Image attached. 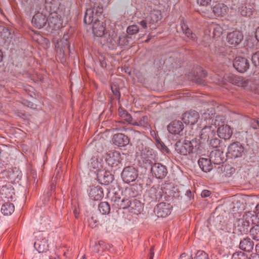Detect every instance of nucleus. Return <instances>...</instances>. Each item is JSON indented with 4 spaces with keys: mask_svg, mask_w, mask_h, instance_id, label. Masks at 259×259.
Listing matches in <instances>:
<instances>
[{
    "mask_svg": "<svg viewBox=\"0 0 259 259\" xmlns=\"http://www.w3.org/2000/svg\"><path fill=\"white\" fill-rule=\"evenodd\" d=\"M229 81L233 84H234L238 86H240L243 84V82L241 79L239 77H237L236 76H234V75H230L229 76Z\"/></svg>",
    "mask_w": 259,
    "mask_h": 259,
    "instance_id": "nucleus-39",
    "label": "nucleus"
},
{
    "mask_svg": "<svg viewBox=\"0 0 259 259\" xmlns=\"http://www.w3.org/2000/svg\"><path fill=\"white\" fill-rule=\"evenodd\" d=\"M251 59L254 65L259 68V51L253 54Z\"/></svg>",
    "mask_w": 259,
    "mask_h": 259,
    "instance_id": "nucleus-44",
    "label": "nucleus"
},
{
    "mask_svg": "<svg viewBox=\"0 0 259 259\" xmlns=\"http://www.w3.org/2000/svg\"><path fill=\"white\" fill-rule=\"evenodd\" d=\"M255 250H256V252L259 253V243L255 245Z\"/></svg>",
    "mask_w": 259,
    "mask_h": 259,
    "instance_id": "nucleus-59",
    "label": "nucleus"
},
{
    "mask_svg": "<svg viewBox=\"0 0 259 259\" xmlns=\"http://www.w3.org/2000/svg\"><path fill=\"white\" fill-rule=\"evenodd\" d=\"M114 144L118 147H122L130 143L128 137L123 134H118L114 136Z\"/></svg>",
    "mask_w": 259,
    "mask_h": 259,
    "instance_id": "nucleus-27",
    "label": "nucleus"
},
{
    "mask_svg": "<svg viewBox=\"0 0 259 259\" xmlns=\"http://www.w3.org/2000/svg\"><path fill=\"white\" fill-rule=\"evenodd\" d=\"M118 114L121 118L120 122L132 124L134 118H133L125 109L122 107L118 108Z\"/></svg>",
    "mask_w": 259,
    "mask_h": 259,
    "instance_id": "nucleus-30",
    "label": "nucleus"
},
{
    "mask_svg": "<svg viewBox=\"0 0 259 259\" xmlns=\"http://www.w3.org/2000/svg\"><path fill=\"white\" fill-rule=\"evenodd\" d=\"M10 169L7 170L5 167H0V178L9 179Z\"/></svg>",
    "mask_w": 259,
    "mask_h": 259,
    "instance_id": "nucleus-43",
    "label": "nucleus"
},
{
    "mask_svg": "<svg viewBox=\"0 0 259 259\" xmlns=\"http://www.w3.org/2000/svg\"><path fill=\"white\" fill-rule=\"evenodd\" d=\"M58 167H59V164L57 165V167H56V171H57V176H56V177L55 178V179H57V177L59 176V170L58 169Z\"/></svg>",
    "mask_w": 259,
    "mask_h": 259,
    "instance_id": "nucleus-60",
    "label": "nucleus"
},
{
    "mask_svg": "<svg viewBox=\"0 0 259 259\" xmlns=\"http://www.w3.org/2000/svg\"><path fill=\"white\" fill-rule=\"evenodd\" d=\"M161 18V12L159 10H154L152 11L149 15L145 20H143L139 22V24L143 29L147 28L148 25L157 23Z\"/></svg>",
    "mask_w": 259,
    "mask_h": 259,
    "instance_id": "nucleus-8",
    "label": "nucleus"
},
{
    "mask_svg": "<svg viewBox=\"0 0 259 259\" xmlns=\"http://www.w3.org/2000/svg\"><path fill=\"white\" fill-rule=\"evenodd\" d=\"M238 224H241L243 227L242 231H247L249 226V223L248 221H245L244 219H239L238 221ZM242 231V230H240Z\"/></svg>",
    "mask_w": 259,
    "mask_h": 259,
    "instance_id": "nucleus-45",
    "label": "nucleus"
},
{
    "mask_svg": "<svg viewBox=\"0 0 259 259\" xmlns=\"http://www.w3.org/2000/svg\"><path fill=\"white\" fill-rule=\"evenodd\" d=\"M183 129L184 125L180 120L173 121L167 126L168 132L174 135H180Z\"/></svg>",
    "mask_w": 259,
    "mask_h": 259,
    "instance_id": "nucleus-24",
    "label": "nucleus"
},
{
    "mask_svg": "<svg viewBox=\"0 0 259 259\" xmlns=\"http://www.w3.org/2000/svg\"><path fill=\"white\" fill-rule=\"evenodd\" d=\"M185 195L187 197V198H188V199L189 200H191L192 199H193V195L192 193L190 190H188L186 191Z\"/></svg>",
    "mask_w": 259,
    "mask_h": 259,
    "instance_id": "nucleus-52",
    "label": "nucleus"
},
{
    "mask_svg": "<svg viewBox=\"0 0 259 259\" xmlns=\"http://www.w3.org/2000/svg\"><path fill=\"white\" fill-rule=\"evenodd\" d=\"M250 125L253 129L259 128V118L251 119L250 120Z\"/></svg>",
    "mask_w": 259,
    "mask_h": 259,
    "instance_id": "nucleus-48",
    "label": "nucleus"
},
{
    "mask_svg": "<svg viewBox=\"0 0 259 259\" xmlns=\"http://www.w3.org/2000/svg\"><path fill=\"white\" fill-rule=\"evenodd\" d=\"M254 212L256 214L257 217H258V215L259 214V203L256 205L255 207V210Z\"/></svg>",
    "mask_w": 259,
    "mask_h": 259,
    "instance_id": "nucleus-54",
    "label": "nucleus"
},
{
    "mask_svg": "<svg viewBox=\"0 0 259 259\" xmlns=\"http://www.w3.org/2000/svg\"><path fill=\"white\" fill-rule=\"evenodd\" d=\"M46 7L49 8L48 17L49 27L53 30H58L63 27V21L57 13L58 8L51 2V0H46Z\"/></svg>",
    "mask_w": 259,
    "mask_h": 259,
    "instance_id": "nucleus-2",
    "label": "nucleus"
},
{
    "mask_svg": "<svg viewBox=\"0 0 259 259\" xmlns=\"http://www.w3.org/2000/svg\"><path fill=\"white\" fill-rule=\"evenodd\" d=\"M202 75L203 77H205L207 75V73L205 71L203 70L202 72Z\"/></svg>",
    "mask_w": 259,
    "mask_h": 259,
    "instance_id": "nucleus-61",
    "label": "nucleus"
},
{
    "mask_svg": "<svg viewBox=\"0 0 259 259\" xmlns=\"http://www.w3.org/2000/svg\"><path fill=\"white\" fill-rule=\"evenodd\" d=\"M253 242L248 237L244 238L240 241L239 248L245 251H251L253 249Z\"/></svg>",
    "mask_w": 259,
    "mask_h": 259,
    "instance_id": "nucleus-29",
    "label": "nucleus"
},
{
    "mask_svg": "<svg viewBox=\"0 0 259 259\" xmlns=\"http://www.w3.org/2000/svg\"><path fill=\"white\" fill-rule=\"evenodd\" d=\"M89 195L90 197L94 200H99L104 196L103 189L99 186L91 187Z\"/></svg>",
    "mask_w": 259,
    "mask_h": 259,
    "instance_id": "nucleus-26",
    "label": "nucleus"
},
{
    "mask_svg": "<svg viewBox=\"0 0 259 259\" xmlns=\"http://www.w3.org/2000/svg\"><path fill=\"white\" fill-rule=\"evenodd\" d=\"M244 152L242 145L238 142L231 144L228 148L226 156L229 158H235L241 157Z\"/></svg>",
    "mask_w": 259,
    "mask_h": 259,
    "instance_id": "nucleus-9",
    "label": "nucleus"
},
{
    "mask_svg": "<svg viewBox=\"0 0 259 259\" xmlns=\"http://www.w3.org/2000/svg\"><path fill=\"white\" fill-rule=\"evenodd\" d=\"M179 259H192L191 255H187L185 253H182Z\"/></svg>",
    "mask_w": 259,
    "mask_h": 259,
    "instance_id": "nucleus-53",
    "label": "nucleus"
},
{
    "mask_svg": "<svg viewBox=\"0 0 259 259\" xmlns=\"http://www.w3.org/2000/svg\"><path fill=\"white\" fill-rule=\"evenodd\" d=\"M250 235L256 241H259V225H255L250 230Z\"/></svg>",
    "mask_w": 259,
    "mask_h": 259,
    "instance_id": "nucleus-38",
    "label": "nucleus"
},
{
    "mask_svg": "<svg viewBox=\"0 0 259 259\" xmlns=\"http://www.w3.org/2000/svg\"><path fill=\"white\" fill-rule=\"evenodd\" d=\"M98 209L102 214H108L110 210V206L107 202H101L98 206Z\"/></svg>",
    "mask_w": 259,
    "mask_h": 259,
    "instance_id": "nucleus-37",
    "label": "nucleus"
},
{
    "mask_svg": "<svg viewBox=\"0 0 259 259\" xmlns=\"http://www.w3.org/2000/svg\"><path fill=\"white\" fill-rule=\"evenodd\" d=\"M122 197L117 196L115 194V196L112 198V200L118 205L120 209H126L130 206L131 204V198L134 197L135 195L132 188L125 189L122 192Z\"/></svg>",
    "mask_w": 259,
    "mask_h": 259,
    "instance_id": "nucleus-4",
    "label": "nucleus"
},
{
    "mask_svg": "<svg viewBox=\"0 0 259 259\" xmlns=\"http://www.w3.org/2000/svg\"><path fill=\"white\" fill-rule=\"evenodd\" d=\"M246 1L247 0H244L242 3H239L236 9L242 16L249 17L252 14L253 7L250 4L247 3ZM233 9H236L235 8H233Z\"/></svg>",
    "mask_w": 259,
    "mask_h": 259,
    "instance_id": "nucleus-17",
    "label": "nucleus"
},
{
    "mask_svg": "<svg viewBox=\"0 0 259 259\" xmlns=\"http://www.w3.org/2000/svg\"><path fill=\"white\" fill-rule=\"evenodd\" d=\"M156 146L158 148L162 151H166L167 150V147L160 140H156Z\"/></svg>",
    "mask_w": 259,
    "mask_h": 259,
    "instance_id": "nucleus-49",
    "label": "nucleus"
},
{
    "mask_svg": "<svg viewBox=\"0 0 259 259\" xmlns=\"http://www.w3.org/2000/svg\"><path fill=\"white\" fill-rule=\"evenodd\" d=\"M152 175L158 179L164 178L167 174L166 166L160 163H154L151 166Z\"/></svg>",
    "mask_w": 259,
    "mask_h": 259,
    "instance_id": "nucleus-12",
    "label": "nucleus"
},
{
    "mask_svg": "<svg viewBox=\"0 0 259 259\" xmlns=\"http://www.w3.org/2000/svg\"><path fill=\"white\" fill-rule=\"evenodd\" d=\"M98 181L102 185H107L111 183L113 180V176L111 172L105 169H98L97 173Z\"/></svg>",
    "mask_w": 259,
    "mask_h": 259,
    "instance_id": "nucleus-15",
    "label": "nucleus"
},
{
    "mask_svg": "<svg viewBox=\"0 0 259 259\" xmlns=\"http://www.w3.org/2000/svg\"><path fill=\"white\" fill-rule=\"evenodd\" d=\"M48 233L46 232H39L35 235L36 240L34 246L38 252H46L48 250Z\"/></svg>",
    "mask_w": 259,
    "mask_h": 259,
    "instance_id": "nucleus-7",
    "label": "nucleus"
},
{
    "mask_svg": "<svg viewBox=\"0 0 259 259\" xmlns=\"http://www.w3.org/2000/svg\"><path fill=\"white\" fill-rule=\"evenodd\" d=\"M213 12L217 16H224L229 12V8L224 4L219 3L213 7Z\"/></svg>",
    "mask_w": 259,
    "mask_h": 259,
    "instance_id": "nucleus-32",
    "label": "nucleus"
},
{
    "mask_svg": "<svg viewBox=\"0 0 259 259\" xmlns=\"http://www.w3.org/2000/svg\"><path fill=\"white\" fill-rule=\"evenodd\" d=\"M223 28L220 25L212 24L210 28V32L212 31V34H210V35L214 38H218L223 34Z\"/></svg>",
    "mask_w": 259,
    "mask_h": 259,
    "instance_id": "nucleus-34",
    "label": "nucleus"
},
{
    "mask_svg": "<svg viewBox=\"0 0 259 259\" xmlns=\"http://www.w3.org/2000/svg\"><path fill=\"white\" fill-rule=\"evenodd\" d=\"M104 159L106 164L112 170L116 171L121 165V155L117 151H110L106 154Z\"/></svg>",
    "mask_w": 259,
    "mask_h": 259,
    "instance_id": "nucleus-6",
    "label": "nucleus"
},
{
    "mask_svg": "<svg viewBox=\"0 0 259 259\" xmlns=\"http://www.w3.org/2000/svg\"><path fill=\"white\" fill-rule=\"evenodd\" d=\"M154 151L149 148H145L142 149L141 153V161L147 167L153 164V160L155 158Z\"/></svg>",
    "mask_w": 259,
    "mask_h": 259,
    "instance_id": "nucleus-11",
    "label": "nucleus"
},
{
    "mask_svg": "<svg viewBox=\"0 0 259 259\" xmlns=\"http://www.w3.org/2000/svg\"><path fill=\"white\" fill-rule=\"evenodd\" d=\"M198 164L200 168L204 172H207L211 170L213 168V164L210 160V158H206L201 157L198 161Z\"/></svg>",
    "mask_w": 259,
    "mask_h": 259,
    "instance_id": "nucleus-28",
    "label": "nucleus"
},
{
    "mask_svg": "<svg viewBox=\"0 0 259 259\" xmlns=\"http://www.w3.org/2000/svg\"><path fill=\"white\" fill-rule=\"evenodd\" d=\"M214 117H215V113L212 109L210 110L208 109L207 111L203 112L202 114V119L206 122H208L209 125L212 124Z\"/></svg>",
    "mask_w": 259,
    "mask_h": 259,
    "instance_id": "nucleus-33",
    "label": "nucleus"
},
{
    "mask_svg": "<svg viewBox=\"0 0 259 259\" xmlns=\"http://www.w3.org/2000/svg\"><path fill=\"white\" fill-rule=\"evenodd\" d=\"M234 67L239 72H244L249 68V64L247 59L238 56L233 62Z\"/></svg>",
    "mask_w": 259,
    "mask_h": 259,
    "instance_id": "nucleus-18",
    "label": "nucleus"
},
{
    "mask_svg": "<svg viewBox=\"0 0 259 259\" xmlns=\"http://www.w3.org/2000/svg\"><path fill=\"white\" fill-rule=\"evenodd\" d=\"M172 206L169 203L161 202L157 204L154 212L158 217L165 218L170 214Z\"/></svg>",
    "mask_w": 259,
    "mask_h": 259,
    "instance_id": "nucleus-14",
    "label": "nucleus"
},
{
    "mask_svg": "<svg viewBox=\"0 0 259 259\" xmlns=\"http://www.w3.org/2000/svg\"><path fill=\"white\" fill-rule=\"evenodd\" d=\"M255 37L258 41H259V27H258L255 32Z\"/></svg>",
    "mask_w": 259,
    "mask_h": 259,
    "instance_id": "nucleus-55",
    "label": "nucleus"
},
{
    "mask_svg": "<svg viewBox=\"0 0 259 259\" xmlns=\"http://www.w3.org/2000/svg\"><path fill=\"white\" fill-rule=\"evenodd\" d=\"M139 30V27L136 25L129 26L127 28V33L130 35H133L137 33Z\"/></svg>",
    "mask_w": 259,
    "mask_h": 259,
    "instance_id": "nucleus-42",
    "label": "nucleus"
},
{
    "mask_svg": "<svg viewBox=\"0 0 259 259\" xmlns=\"http://www.w3.org/2000/svg\"><path fill=\"white\" fill-rule=\"evenodd\" d=\"M216 132V126L212 125H204L201 130L200 133V139L204 142L208 140L210 138L215 137Z\"/></svg>",
    "mask_w": 259,
    "mask_h": 259,
    "instance_id": "nucleus-16",
    "label": "nucleus"
},
{
    "mask_svg": "<svg viewBox=\"0 0 259 259\" xmlns=\"http://www.w3.org/2000/svg\"><path fill=\"white\" fill-rule=\"evenodd\" d=\"M181 27L183 33L189 38L195 40L197 39V37L195 34L193 33L191 30L189 28L187 24L183 21L181 22Z\"/></svg>",
    "mask_w": 259,
    "mask_h": 259,
    "instance_id": "nucleus-35",
    "label": "nucleus"
},
{
    "mask_svg": "<svg viewBox=\"0 0 259 259\" xmlns=\"http://www.w3.org/2000/svg\"><path fill=\"white\" fill-rule=\"evenodd\" d=\"M22 174L19 168L14 167L10 169L9 179L15 183H19L22 178Z\"/></svg>",
    "mask_w": 259,
    "mask_h": 259,
    "instance_id": "nucleus-31",
    "label": "nucleus"
},
{
    "mask_svg": "<svg viewBox=\"0 0 259 259\" xmlns=\"http://www.w3.org/2000/svg\"><path fill=\"white\" fill-rule=\"evenodd\" d=\"M3 59V54L2 51L0 50V62L2 61Z\"/></svg>",
    "mask_w": 259,
    "mask_h": 259,
    "instance_id": "nucleus-62",
    "label": "nucleus"
},
{
    "mask_svg": "<svg viewBox=\"0 0 259 259\" xmlns=\"http://www.w3.org/2000/svg\"><path fill=\"white\" fill-rule=\"evenodd\" d=\"M211 194L210 191L207 190H204L202 191L201 195L202 197H207L209 196Z\"/></svg>",
    "mask_w": 259,
    "mask_h": 259,
    "instance_id": "nucleus-51",
    "label": "nucleus"
},
{
    "mask_svg": "<svg viewBox=\"0 0 259 259\" xmlns=\"http://www.w3.org/2000/svg\"><path fill=\"white\" fill-rule=\"evenodd\" d=\"M218 136L224 140L229 139L233 134V131L228 125H222L217 130Z\"/></svg>",
    "mask_w": 259,
    "mask_h": 259,
    "instance_id": "nucleus-25",
    "label": "nucleus"
},
{
    "mask_svg": "<svg viewBox=\"0 0 259 259\" xmlns=\"http://www.w3.org/2000/svg\"><path fill=\"white\" fill-rule=\"evenodd\" d=\"M232 259H248L247 255L244 252L239 251H236L232 255Z\"/></svg>",
    "mask_w": 259,
    "mask_h": 259,
    "instance_id": "nucleus-40",
    "label": "nucleus"
},
{
    "mask_svg": "<svg viewBox=\"0 0 259 259\" xmlns=\"http://www.w3.org/2000/svg\"><path fill=\"white\" fill-rule=\"evenodd\" d=\"M90 166L94 169H96V168L99 169L100 166H101L100 163L99 162L98 159L96 158H92L91 159V162H90Z\"/></svg>",
    "mask_w": 259,
    "mask_h": 259,
    "instance_id": "nucleus-47",
    "label": "nucleus"
},
{
    "mask_svg": "<svg viewBox=\"0 0 259 259\" xmlns=\"http://www.w3.org/2000/svg\"><path fill=\"white\" fill-rule=\"evenodd\" d=\"M242 33L239 31H234L227 35V40L231 47H235L238 45L243 39Z\"/></svg>",
    "mask_w": 259,
    "mask_h": 259,
    "instance_id": "nucleus-19",
    "label": "nucleus"
},
{
    "mask_svg": "<svg viewBox=\"0 0 259 259\" xmlns=\"http://www.w3.org/2000/svg\"><path fill=\"white\" fill-rule=\"evenodd\" d=\"M103 9L97 4H94L91 8L86 10L84 22L86 24H93L92 29L93 33L97 37L104 36L107 41L112 45L113 47L125 45L126 39L124 36H119L114 31H111L107 33L104 22L99 20L98 17L102 14Z\"/></svg>",
    "mask_w": 259,
    "mask_h": 259,
    "instance_id": "nucleus-1",
    "label": "nucleus"
},
{
    "mask_svg": "<svg viewBox=\"0 0 259 259\" xmlns=\"http://www.w3.org/2000/svg\"><path fill=\"white\" fill-rule=\"evenodd\" d=\"M131 125L139 126L145 130L151 129L150 120L149 117L146 115L143 116L138 119L134 118Z\"/></svg>",
    "mask_w": 259,
    "mask_h": 259,
    "instance_id": "nucleus-22",
    "label": "nucleus"
},
{
    "mask_svg": "<svg viewBox=\"0 0 259 259\" xmlns=\"http://www.w3.org/2000/svg\"><path fill=\"white\" fill-rule=\"evenodd\" d=\"M15 210V206L13 203L6 202L3 204L1 208V212L5 215H11Z\"/></svg>",
    "mask_w": 259,
    "mask_h": 259,
    "instance_id": "nucleus-36",
    "label": "nucleus"
},
{
    "mask_svg": "<svg viewBox=\"0 0 259 259\" xmlns=\"http://www.w3.org/2000/svg\"><path fill=\"white\" fill-rule=\"evenodd\" d=\"M199 118V114L195 111L187 112L183 114V120L186 124L193 125Z\"/></svg>",
    "mask_w": 259,
    "mask_h": 259,
    "instance_id": "nucleus-23",
    "label": "nucleus"
},
{
    "mask_svg": "<svg viewBox=\"0 0 259 259\" xmlns=\"http://www.w3.org/2000/svg\"><path fill=\"white\" fill-rule=\"evenodd\" d=\"M144 200L148 203L155 202L160 200L162 197V191L152 187L144 194Z\"/></svg>",
    "mask_w": 259,
    "mask_h": 259,
    "instance_id": "nucleus-13",
    "label": "nucleus"
},
{
    "mask_svg": "<svg viewBox=\"0 0 259 259\" xmlns=\"http://www.w3.org/2000/svg\"><path fill=\"white\" fill-rule=\"evenodd\" d=\"M209 158L213 165H220L226 160L224 153L220 149L212 150L210 153Z\"/></svg>",
    "mask_w": 259,
    "mask_h": 259,
    "instance_id": "nucleus-20",
    "label": "nucleus"
},
{
    "mask_svg": "<svg viewBox=\"0 0 259 259\" xmlns=\"http://www.w3.org/2000/svg\"><path fill=\"white\" fill-rule=\"evenodd\" d=\"M73 213H74V217H75V218H78V215H79V212L77 209H75L74 210Z\"/></svg>",
    "mask_w": 259,
    "mask_h": 259,
    "instance_id": "nucleus-56",
    "label": "nucleus"
},
{
    "mask_svg": "<svg viewBox=\"0 0 259 259\" xmlns=\"http://www.w3.org/2000/svg\"><path fill=\"white\" fill-rule=\"evenodd\" d=\"M27 105V106L32 108L33 104L32 103H31V102H29L28 104Z\"/></svg>",
    "mask_w": 259,
    "mask_h": 259,
    "instance_id": "nucleus-64",
    "label": "nucleus"
},
{
    "mask_svg": "<svg viewBox=\"0 0 259 259\" xmlns=\"http://www.w3.org/2000/svg\"><path fill=\"white\" fill-rule=\"evenodd\" d=\"M46 0L44 4L42 5L40 8L36 13L32 19V23L33 25L39 29L42 28L48 22V17L49 14V8H47Z\"/></svg>",
    "mask_w": 259,
    "mask_h": 259,
    "instance_id": "nucleus-5",
    "label": "nucleus"
},
{
    "mask_svg": "<svg viewBox=\"0 0 259 259\" xmlns=\"http://www.w3.org/2000/svg\"><path fill=\"white\" fill-rule=\"evenodd\" d=\"M138 171L133 166L124 167L121 172V178L124 183H130L135 181L138 178Z\"/></svg>",
    "mask_w": 259,
    "mask_h": 259,
    "instance_id": "nucleus-10",
    "label": "nucleus"
},
{
    "mask_svg": "<svg viewBox=\"0 0 259 259\" xmlns=\"http://www.w3.org/2000/svg\"><path fill=\"white\" fill-rule=\"evenodd\" d=\"M196 259H208V255L203 251L199 250L196 253Z\"/></svg>",
    "mask_w": 259,
    "mask_h": 259,
    "instance_id": "nucleus-46",
    "label": "nucleus"
},
{
    "mask_svg": "<svg viewBox=\"0 0 259 259\" xmlns=\"http://www.w3.org/2000/svg\"><path fill=\"white\" fill-rule=\"evenodd\" d=\"M249 259H259V255L257 254L252 255Z\"/></svg>",
    "mask_w": 259,
    "mask_h": 259,
    "instance_id": "nucleus-58",
    "label": "nucleus"
},
{
    "mask_svg": "<svg viewBox=\"0 0 259 259\" xmlns=\"http://www.w3.org/2000/svg\"><path fill=\"white\" fill-rule=\"evenodd\" d=\"M150 253V259H153V256L154 254V251L153 250V247H152L151 248Z\"/></svg>",
    "mask_w": 259,
    "mask_h": 259,
    "instance_id": "nucleus-57",
    "label": "nucleus"
},
{
    "mask_svg": "<svg viewBox=\"0 0 259 259\" xmlns=\"http://www.w3.org/2000/svg\"><path fill=\"white\" fill-rule=\"evenodd\" d=\"M210 1L211 0H197V3L200 5L206 6L210 2Z\"/></svg>",
    "mask_w": 259,
    "mask_h": 259,
    "instance_id": "nucleus-50",
    "label": "nucleus"
},
{
    "mask_svg": "<svg viewBox=\"0 0 259 259\" xmlns=\"http://www.w3.org/2000/svg\"><path fill=\"white\" fill-rule=\"evenodd\" d=\"M0 194L2 199L13 200L15 195L14 188L9 183L3 185L0 190Z\"/></svg>",
    "mask_w": 259,
    "mask_h": 259,
    "instance_id": "nucleus-21",
    "label": "nucleus"
},
{
    "mask_svg": "<svg viewBox=\"0 0 259 259\" xmlns=\"http://www.w3.org/2000/svg\"><path fill=\"white\" fill-rule=\"evenodd\" d=\"M200 143L196 139L186 140L184 142L178 141L175 145L176 151L180 154L187 155L191 153H195L199 149Z\"/></svg>",
    "mask_w": 259,
    "mask_h": 259,
    "instance_id": "nucleus-3",
    "label": "nucleus"
},
{
    "mask_svg": "<svg viewBox=\"0 0 259 259\" xmlns=\"http://www.w3.org/2000/svg\"><path fill=\"white\" fill-rule=\"evenodd\" d=\"M208 141L210 146L213 148H217L220 144V140L216 137V134L215 137L209 139Z\"/></svg>",
    "mask_w": 259,
    "mask_h": 259,
    "instance_id": "nucleus-41",
    "label": "nucleus"
},
{
    "mask_svg": "<svg viewBox=\"0 0 259 259\" xmlns=\"http://www.w3.org/2000/svg\"><path fill=\"white\" fill-rule=\"evenodd\" d=\"M50 189H51V191H52V190L55 189V186L54 185V184H52L51 185Z\"/></svg>",
    "mask_w": 259,
    "mask_h": 259,
    "instance_id": "nucleus-63",
    "label": "nucleus"
}]
</instances>
